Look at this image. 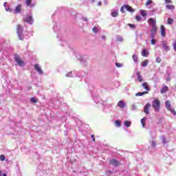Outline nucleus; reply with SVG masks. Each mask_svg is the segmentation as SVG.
<instances>
[{
    "mask_svg": "<svg viewBox=\"0 0 176 176\" xmlns=\"http://www.w3.org/2000/svg\"><path fill=\"white\" fill-rule=\"evenodd\" d=\"M152 107L155 111V112H159L160 111V100L155 99L152 104Z\"/></svg>",
    "mask_w": 176,
    "mask_h": 176,
    "instance_id": "1",
    "label": "nucleus"
},
{
    "mask_svg": "<svg viewBox=\"0 0 176 176\" xmlns=\"http://www.w3.org/2000/svg\"><path fill=\"white\" fill-rule=\"evenodd\" d=\"M165 107L168 111H170L173 115H176V111L174 109L171 108V103L170 100H166L165 102Z\"/></svg>",
    "mask_w": 176,
    "mask_h": 176,
    "instance_id": "2",
    "label": "nucleus"
},
{
    "mask_svg": "<svg viewBox=\"0 0 176 176\" xmlns=\"http://www.w3.org/2000/svg\"><path fill=\"white\" fill-rule=\"evenodd\" d=\"M14 60L16 63H17L18 65H20V67H24V61L20 58V56H19V54H16L14 55Z\"/></svg>",
    "mask_w": 176,
    "mask_h": 176,
    "instance_id": "3",
    "label": "nucleus"
},
{
    "mask_svg": "<svg viewBox=\"0 0 176 176\" xmlns=\"http://www.w3.org/2000/svg\"><path fill=\"white\" fill-rule=\"evenodd\" d=\"M109 164L114 166V167H119L122 164V162L116 160V159H111L109 161Z\"/></svg>",
    "mask_w": 176,
    "mask_h": 176,
    "instance_id": "4",
    "label": "nucleus"
},
{
    "mask_svg": "<svg viewBox=\"0 0 176 176\" xmlns=\"http://www.w3.org/2000/svg\"><path fill=\"white\" fill-rule=\"evenodd\" d=\"M24 21L28 23V24H32L34 23V19H32V16H29L24 19Z\"/></svg>",
    "mask_w": 176,
    "mask_h": 176,
    "instance_id": "5",
    "label": "nucleus"
},
{
    "mask_svg": "<svg viewBox=\"0 0 176 176\" xmlns=\"http://www.w3.org/2000/svg\"><path fill=\"white\" fill-rule=\"evenodd\" d=\"M162 47L165 52H170V47L167 45V41H162Z\"/></svg>",
    "mask_w": 176,
    "mask_h": 176,
    "instance_id": "6",
    "label": "nucleus"
},
{
    "mask_svg": "<svg viewBox=\"0 0 176 176\" xmlns=\"http://www.w3.org/2000/svg\"><path fill=\"white\" fill-rule=\"evenodd\" d=\"M150 108H151L150 103L146 104V105L144 107V113H146L147 115H148V113H149V109Z\"/></svg>",
    "mask_w": 176,
    "mask_h": 176,
    "instance_id": "7",
    "label": "nucleus"
},
{
    "mask_svg": "<svg viewBox=\"0 0 176 176\" xmlns=\"http://www.w3.org/2000/svg\"><path fill=\"white\" fill-rule=\"evenodd\" d=\"M34 69H36V71H37V72H38L40 75H42V74H43V71H42V69H41L39 65L38 64L34 65Z\"/></svg>",
    "mask_w": 176,
    "mask_h": 176,
    "instance_id": "8",
    "label": "nucleus"
},
{
    "mask_svg": "<svg viewBox=\"0 0 176 176\" xmlns=\"http://www.w3.org/2000/svg\"><path fill=\"white\" fill-rule=\"evenodd\" d=\"M21 4H19V5H18L16 7V8H15V10H14V13L15 14H18V13H21Z\"/></svg>",
    "mask_w": 176,
    "mask_h": 176,
    "instance_id": "9",
    "label": "nucleus"
},
{
    "mask_svg": "<svg viewBox=\"0 0 176 176\" xmlns=\"http://www.w3.org/2000/svg\"><path fill=\"white\" fill-rule=\"evenodd\" d=\"M136 75L138 76V82H144V77H142V76H141V72H137Z\"/></svg>",
    "mask_w": 176,
    "mask_h": 176,
    "instance_id": "10",
    "label": "nucleus"
},
{
    "mask_svg": "<svg viewBox=\"0 0 176 176\" xmlns=\"http://www.w3.org/2000/svg\"><path fill=\"white\" fill-rule=\"evenodd\" d=\"M167 91H168V87L167 86H164L160 89L161 94H164V93H167Z\"/></svg>",
    "mask_w": 176,
    "mask_h": 176,
    "instance_id": "11",
    "label": "nucleus"
},
{
    "mask_svg": "<svg viewBox=\"0 0 176 176\" xmlns=\"http://www.w3.org/2000/svg\"><path fill=\"white\" fill-rule=\"evenodd\" d=\"M117 107H119L122 109H123V108H124V107H126V104L124 103V102L123 100H120L118 102Z\"/></svg>",
    "mask_w": 176,
    "mask_h": 176,
    "instance_id": "12",
    "label": "nucleus"
},
{
    "mask_svg": "<svg viewBox=\"0 0 176 176\" xmlns=\"http://www.w3.org/2000/svg\"><path fill=\"white\" fill-rule=\"evenodd\" d=\"M125 9L127 12H130L131 13H134V9L131 8L130 6L125 5Z\"/></svg>",
    "mask_w": 176,
    "mask_h": 176,
    "instance_id": "13",
    "label": "nucleus"
},
{
    "mask_svg": "<svg viewBox=\"0 0 176 176\" xmlns=\"http://www.w3.org/2000/svg\"><path fill=\"white\" fill-rule=\"evenodd\" d=\"M160 28L162 36H166V29L164 28V25H162Z\"/></svg>",
    "mask_w": 176,
    "mask_h": 176,
    "instance_id": "14",
    "label": "nucleus"
},
{
    "mask_svg": "<svg viewBox=\"0 0 176 176\" xmlns=\"http://www.w3.org/2000/svg\"><path fill=\"white\" fill-rule=\"evenodd\" d=\"M142 86L144 87V89H145V90H146V91H150L151 88H149V85H148L146 82H143Z\"/></svg>",
    "mask_w": 176,
    "mask_h": 176,
    "instance_id": "15",
    "label": "nucleus"
},
{
    "mask_svg": "<svg viewBox=\"0 0 176 176\" xmlns=\"http://www.w3.org/2000/svg\"><path fill=\"white\" fill-rule=\"evenodd\" d=\"M148 21H149L150 25H151V27L156 25V21H155V19H153V18H150L148 19Z\"/></svg>",
    "mask_w": 176,
    "mask_h": 176,
    "instance_id": "16",
    "label": "nucleus"
},
{
    "mask_svg": "<svg viewBox=\"0 0 176 176\" xmlns=\"http://www.w3.org/2000/svg\"><path fill=\"white\" fill-rule=\"evenodd\" d=\"M148 55L149 52H148V51L145 48H144L142 52V56H143V57H148Z\"/></svg>",
    "mask_w": 176,
    "mask_h": 176,
    "instance_id": "17",
    "label": "nucleus"
},
{
    "mask_svg": "<svg viewBox=\"0 0 176 176\" xmlns=\"http://www.w3.org/2000/svg\"><path fill=\"white\" fill-rule=\"evenodd\" d=\"M23 32V26L21 25H16V34Z\"/></svg>",
    "mask_w": 176,
    "mask_h": 176,
    "instance_id": "18",
    "label": "nucleus"
},
{
    "mask_svg": "<svg viewBox=\"0 0 176 176\" xmlns=\"http://www.w3.org/2000/svg\"><path fill=\"white\" fill-rule=\"evenodd\" d=\"M20 41H24V34H23V32L20 33H16Z\"/></svg>",
    "mask_w": 176,
    "mask_h": 176,
    "instance_id": "19",
    "label": "nucleus"
},
{
    "mask_svg": "<svg viewBox=\"0 0 176 176\" xmlns=\"http://www.w3.org/2000/svg\"><path fill=\"white\" fill-rule=\"evenodd\" d=\"M166 8L168 9L169 10H174V9H175V6H174V5H168V4H167L166 6Z\"/></svg>",
    "mask_w": 176,
    "mask_h": 176,
    "instance_id": "20",
    "label": "nucleus"
},
{
    "mask_svg": "<svg viewBox=\"0 0 176 176\" xmlns=\"http://www.w3.org/2000/svg\"><path fill=\"white\" fill-rule=\"evenodd\" d=\"M119 14V12H118V10H114L111 13V15L112 16V17H118Z\"/></svg>",
    "mask_w": 176,
    "mask_h": 176,
    "instance_id": "21",
    "label": "nucleus"
},
{
    "mask_svg": "<svg viewBox=\"0 0 176 176\" xmlns=\"http://www.w3.org/2000/svg\"><path fill=\"white\" fill-rule=\"evenodd\" d=\"M140 14H141L143 17H145V16H148V13L146 12V10H140Z\"/></svg>",
    "mask_w": 176,
    "mask_h": 176,
    "instance_id": "22",
    "label": "nucleus"
},
{
    "mask_svg": "<svg viewBox=\"0 0 176 176\" xmlns=\"http://www.w3.org/2000/svg\"><path fill=\"white\" fill-rule=\"evenodd\" d=\"M144 94H148V91H145L143 92H138L137 94H135L136 96H144Z\"/></svg>",
    "mask_w": 176,
    "mask_h": 176,
    "instance_id": "23",
    "label": "nucleus"
},
{
    "mask_svg": "<svg viewBox=\"0 0 176 176\" xmlns=\"http://www.w3.org/2000/svg\"><path fill=\"white\" fill-rule=\"evenodd\" d=\"M124 124L126 126V127H130V126H131V122L126 120L124 122Z\"/></svg>",
    "mask_w": 176,
    "mask_h": 176,
    "instance_id": "24",
    "label": "nucleus"
},
{
    "mask_svg": "<svg viewBox=\"0 0 176 176\" xmlns=\"http://www.w3.org/2000/svg\"><path fill=\"white\" fill-rule=\"evenodd\" d=\"M148 64H149V60H145L142 63V67H147Z\"/></svg>",
    "mask_w": 176,
    "mask_h": 176,
    "instance_id": "25",
    "label": "nucleus"
},
{
    "mask_svg": "<svg viewBox=\"0 0 176 176\" xmlns=\"http://www.w3.org/2000/svg\"><path fill=\"white\" fill-rule=\"evenodd\" d=\"M115 124L117 127H120L122 126V122H120V120H117L115 122Z\"/></svg>",
    "mask_w": 176,
    "mask_h": 176,
    "instance_id": "26",
    "label": "nucleus"
},
{
    "mask_svg": "<svg viewBox=\"0 0 176 176\" xmlns=\"http://www.w3.org/2000/svg\"><path fill=\"white\" fill-rule=\"evenodd\" d=\"M146 118H145V117L143 118L140 120L142 127H145V122H146Z\"/></svg>",
    "mask_w": 176,
    "mask_h": 176,
    "instance_id": "27",
    "label": "nucleus"
},
{
    "mask_svg": "<svg viewBox=\"0 0 176 176\" xmlns=\"http://www.w3.org/2000/svg\"><path fill=\"white\" fill-rule=\"evenodd\" d=\"M157 32H151L150 34H151V39H154L155 36H156V34Z\"/></svg>",
    "mask_w": 176,
    "mask_h": 176,
    "instance_id": "28",
    "label": "nucleus"
},
{
    "mask_svg": "<svg viewBox=\"0 0 176 176\" xmlns=\"http://www.w3.org/2000/svg\"><path fill=\"white\" fill-rule=\"evenodd\" d=\"M151 27H152V29L151 32H157V26L156 25L155 26H151Z\"/></svg>",
    "mask_w": 176,
    "mask_h": 176,
    "instance_id": "29",
    "label": "nucleus"
},
{
    "mask_svg": "<svg viewBox=\"0 0 176 176\" xmlns=\"http://www.w3.org/2000/svg\"><path fill=\"white\" fill-rule=\"evenodd\" d=\"M25 3L27 6H31V3H32V0H25Z\"/></svg>",
    "mask_w": 176,
    "mask_h": 176,
    "instance_id": "30",
    "label": "nucleus"
},
{
    "mask_svg": "<svg viewBox=\"0 0 176 176\" xmlns=\"http://www.w3.org/2000/svg\"><path fill=\"white\" fill-rule=\"evenodd\" d=\"M132 58H133V61H135V63H137L138 61V57L137 56V55L133 54Z\"/></svg>",
    "mask_w": 176,
    "mask_h": 176,
    "instance_id": "31",
    "label": "nucleus"
},
{
    "mask_svg": "<svg viewBox=\"0 0 176 176\" xmlns=\"http://www.w3.org/2000/svg\"><path fill=\"white\" fill-rule=\"evenodd\" d=\"M173 21H174V19H171V18H168V24L169 25H171V24H173Z\"/></svg>",
    "mask_w": 176,
    "mask_h": 176,
    "instance_id": "32",
    "label": "nucleus"
},
{
    "mask_svg": "<svg viewBox=\"0 0 176 176\" xmlns=\"http://www.w3.org/2000/svg\"><path fill=\"white\" fill-rule=\"evenodd\" d=\"M30 102H32L33 104H36V102H38V100L35 98H32L30 99Z\"/></svg>",
    "mask_w": 176,
    "mask_h": 176,
    "instance_id": "33",
    "label": "nucleus"
},
{
    "mask_svg": "<svg viewBox=\"0 0 176 176\" xmlns=\"http://www.w3.org/2000/svg\"><path fill=\"white\" fill-rule=\"evenodd\" d=\"M6 159V157H5V155H0V160H1V162H3Z\"/></svg>",
    "mask_w": 176,
    "mask_h": 176,
    "instance_id": "34",
    "label": "nucleus"
},
{
    "mask_svg": "<svg viewBox=\"0 0 176 176\" xmlns=\"http://www.w3.org/2000/svg\"><path fill=\"white\" fill-rule=\"evenodd\" d=\"M152 0H148L146 2L145 5L146 6H148V5H151V3H152Z\"/></svg>",
    "mask_w": 176,
    "mask_h": 176,
    "instance_id": "35",
    "label": "nucleus"
},
{
    "mask_svg": "<svg viewBox=\"0 0 176 176\" xmlns=\"http://www.w3.org/2000/svg\"><path fill=\"white\" fill-rule=\"evenodd\" d=\"M124 9H126V6H123L121 7L120 10H121L122 13H124Z\"/></svg>",
    "mask_w": 176,
    "mask_h": 176,
    "instance_id": "36",
    "label": "nucleus"
},
{
    "mask_svg": "<svg viewBox=\"0 0 176 176\" xmlns=\"http://www.w3.org/2000/svg\"><path fill=\"white\" fill-rule=\"evenodd\" d=\"M135 19L137 21H141V16L140 15H136Z\"/></svg>",
    "mask_w": 176,
    "mask_h": 176,
    "instance_id": "37",
    "label": "nucleus"
},
{
    "mask_svg": "<svg viewBox=\"0 0 176 176\" xmlns=\"http://www.w3.org/2000/svg\"><path fill=\"white\" fill-rule=\"evenodd\" d=\"M92 31L94 32H97V31H98V28L95 26V27L93 28Z\"/></svg>",
    "mask_w": 176,
    "mask_h": 176,
    "instance_id": "38",
    "label": "nucleus"
},
{
    "mask_svg": "<svg viewBox=\"0 0 176 176\" xmlns=\"http://www.w3.org/2000/svg\"><path fill=\"white\" fill-rule=\"evenodd\" d=\"M156 62L157 63H162V58L160 57L156 58Z\"/></svg>",
    "mask_w": 176,
    "mask_h": 176,
    "instance_id": "39",
    "label": "nucleus"
},
{
    "mask_svg": "<svg viewBox=\"0 0 176 176\" xmlns=\"http://www.w3.org/2000/svg\"><path fill=\"white\" fill-rule=\"evenodd\" d=\"M128 25L131 28H135V25H134V24L129 23V24H128Z\"/></svg>",
    "mask_w": 176,
    "mask_h": 176,
    "instance_id": "40",
    "label": "nucleus"
},
{
    "mask_svg": "<svg viewBox=\"0 0 176 176\" xmlns=\"http://www.w3.org/2000/svg\"><path fill=\"white\" fill-rule=\"evenodd\" d=\"M151 44L152 45H156V40H155L154 38L151 39Z\"/></svg>",
    "mask_w": 176,
    "mask_h": 176,
    "instance_id": "41",
    "label": "nucleus"
},
{
    "mask_svg": "<svg viewBox=\"0 0 176 176\" xmlns=\"http://www.w3.org/2000/svg\"><path fill=\"white\" fill-rule=\"evenodd\" d=\"M116 67H118V68H121V67L122 66L121 63H116Z\"/></svg>",
    "mask_w": 176,
    "mask_h": 176,
    "instance_id": "42",
    "label": "nucleus"
},
{
    "mask_svg": "<svg viewBox=\"0 0 176 176\" xmlns=\"http://www.w3.org/2000/svg\"><path fill=\"white\" fill-rule=\"evenodd\" d=\"M151 146H153V147L156 146V142L152 141L151 142Z\"/></svg>",
    "mask_w": 176,
    "mask_h": 176,
    "instance_id": "43",
    "label": "nucleus"
},
{
    "mask_svg": "<svg viewBox=\"0 0 176 176\" xmlns=\"http://www.w3.org/2000/svg\"><path fill=\"white\" fill-rule=\"evenodd\" d=\"M117 41H118L119 42H122L123 38L122 37H118Z\"/></svg>",
    "mask_w": 176,
    "mask_h": 176,
    "instance_id": "44",
    "label": "nucleus"
},
{
    "mask_svg": "<svg viewBox=\"0 0 176 176\" xmlns=\"http://www.w3.org/2000/svg\"><path fill=\"white\" fill-rule=\"evenodd\" d=\"M91 138H92V141H94V142H96V138H94V135H91Z\"/></svg>",
    "mask_w": 176,
    "mask_h": 176,
    "instance_id": "45",
    "label": "nucleus"
},
{
    "mask_svg": "<svg viewBox=\"0 0 176 176\" xmlns=\"http://www.w3.org/2000/svg\"><path fill=\"white\" fill-rule=\"evenodd\" d=\"M171 0H165V3H171Z\"/></svg>",
    "mask_w": 176,
    "mask_h": 176,
    "instance_id": "46",
    "label": "nucleus"
},
{
    "mask_svg": "<svg viewBox=\"0 0 176 176\" xmlns=\"http://www.w3.org/2000/svg\"><path fill=\"white\" fill-rule=\"evenodd\" d=\"M171 80V78L170 77V76H168L167 78H166V81L167 82H170Z\"/></svg>",
    "mask_w": 176,
    "mask_h": 176,
    "instance_id": "47",
    "label": "nucleus"
},
{
    "mask_svg": "<svg viewBox=\"0 0 176 176\" xmlns=\"http://www.w3.org/2000/svg\"><path fill=\"white\" fill-rule=\"evenodd\" d=\"M82 20H84V21H87V18L83 17V18H82Z\"/></svg>",
    "mask_w": 176,
    "mask_h": 176,
    "instance_id": "48",
    "label": "nucleus"
},
{
    "mask_svg": "<svg viewBox=\"0 0 176 176\" xmlns=\"http://www.w3.org/2000/svg\"><path fill=\"white\" fill-rule=\"evenodd\" d=\"M162 142H163V144H166V138H164V139L162 140Z\"/></svg>",
    "mask_w": 176,
    "mask_h": 176,
    "instance_id": "49",
    "label": "nucleus"
},
{
    "mask_svg": "<svg viewBox=\"0 0 176 176\" xmlns=\"http://www.w3.org/2000/svg\"><path fill=\"white\" fill-rule=\"evenodd\" d=\"M101 3H102L101 1H99L98 2V6H101Z\"/></svg>",
    "mask_w": 176,
    "mask_h": 176,
    "instance_id": "50",
    "label": "nucleus"
},
{
    "mask_svg": "<svg viewBox=\"0 0 176 176\" xmlns=\"http://www.w3.org/2000/svg\"><path fill=\"white\" fill-rule=\"evenodd\" d=\"M3 6H4V8H6V2H5V3H3Z\"/></svg>",
    "mask_w": 176,
    "mask_h": 176,
    "instance_id": "51",
    "label": "nucleus"
},
{
    "mask_svg": "<svg viewBox=\"0 0 176 176\" xmlns=\"http://www.w3.org/2000/svg\"><path fill=\"white\" fill-rule=\"evenodd\" d=\"M0 176H2V170H0Z\"/></svg>",
    "mask_w": 176,
    "mask_h": 176,
    "instance_id": "52",
    "label": "nucleus"
},
{
    "mask_svg": "<svg viewBox=\"0 0 176 176\" xmlns=\"http://www.w3.org/2000/svg\"><path fill=\"white\" fill-rule=\"evenodd\" d=\"M3 176H8V175L4 173V174H3Z\"/></svg>",
    "mask_w": 176,
    "mask_h": 176,
    "instance_id": "53",
    "label": "nucleus"
},
{
    "mask_svg": "<svg viewBox=\"0 0 176 176\" xmlns=\"http://www.w3.org/2000/svg\"><path fill=\"white\" fill-rule=\"evenodd\" d=\"M93 1V2H94V0H92Z\"/></svg>",
    "mask_w": 176,
    "mask_h": 176,
    "instance_id": "54",
    "label": "nucleus"
},
{
    "mask_svg": "<svg viewBox=\"0 0 176 176\" xmlns=\"http://www.w3.org/2000/svg\"><path fill=\"white\" fill-rule=\"evenodd\" d=\"M18 1H21V0H18Z\"/></svg>",
    "mask_w": 176,
    "mask_h": 176,
    "instance_id": "55",
    "label": "nucleus"
}]
</instances>
